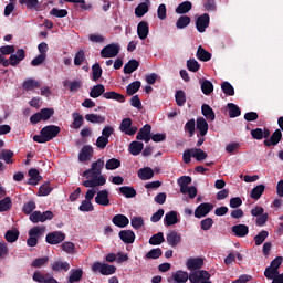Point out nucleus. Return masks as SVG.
<instances>
[{"label":"nucleus","mask_w":283,"mask_h":283,"mask_svg":"<svg viewBox=\"0 0 283 283\" xmlns=\"http://www.w3.org/2000/svg\"><path fill=\"white\" fill-rule=\"evenodd\" d=\"M112 222L113 224H115V227H119V229H125V227L129 224V218H127L125 214H116L113 217Z\"/></svg>","instance_id":"30"},{"label":"nucleus","mask_w":283,"mask_h":283,"mask_svg":"<svg viewBox=\"0 0 283 283\" xmlns=\"http://www.w3.org/2000/svg\"><path fill=\"white\" fill-rule=\"evenodd\" d=\"M136 139L144 140V143H149V140H151V125H144L137 133Z\"/></svg>","instance_id":"14"},{"label":"nucleus","mask_w":283,"mask_h":283,"mask_svg":"<svg viewBox=\"0 0 283 283\" xmlns=\"http://www.w3.org/2000/svg\"><path fill=\"white\" fill-rule=\"evenodd\" d=\"M130 224L133 229H142V227L145 224V220H143V217H133L130 219Z\"/></svg>","instance_id":"64"},{"label":"nucleus","mask_w":283,"mask_h":283,"mask_svg":"<svg viewBox=\"0 0 283 283\" xmlns=\"http://www.w3.org/2000/svg\"><path fill=\"white\" fill-rule=\"evenodd\" d=\"M45 226H34L28 232L29 238L27 240L28 247H36L39 244V238L45 234Z\"/></svg>","instance_id":"4"},{"label":"nucleus","mask_w":283,"mask_h":283,"mask_svg":"<svg viewBox=\"0 0 283 283\" xmlns=\"http://www.w3.org/2000/svg\"><path fill=\"white\" fill-rule=\"evenodd\" d=\"M119 238L124 244H134L136 240V234L132 230H122L119 232Z\"/></svg>","instance_id":"21"},{"label":"nucleus","mask_w":283,"mask_h":283,"mask_svg":"<svg viewBox=\"0 0 283 283\" xmlns=\"http://www.w3.org/2000/svg\"><path fill=\"white\" fill-rule=\"evenodd\" d=\"M138 90H140V81H135V82L128 84V86L126 87V92H127L128 96H134V94H136V92H138Z\"/></svg>","instance_id":"54"},{"label":"nucleus","mask_w":283,"mask_h":283,"mask_svg":"<svg viewBox=\"0 0 283 283\" xmlns=\"http://www.w3.org/2000/svg\"><path fill=\"white\" fill-rule=\"evenodd\" d=\"M201 92L205 96H209L213 92V83L209 80H205L201 82Z\"/></svg>","instance_id":"47"},{"label":"nucleus","mask_w":283,"mask_h":283,"mask_svg":"<svg viewBox=\"0 0 283 283\" xmlns=\"http://www.w3.org/2000/svg\"><path fill=\"white\" fill-rule=\"evenodd\" d=\"M72 118H73V128L81 129V127H83V115L75 112L72 114Z\"/></svg>","instance_id":"52"},{"label":"nucleus","mask_w":283,"mask_h":283,"mask_svg":"<svg viewBox=\"0 0 283 283\" xmlns=\"http://www.w3.org/2000/svg\"><path fill=\"white\" fill-rule=\"evenodd\" d=\"M9 209H12V200L10 197H6L4 199L0 200V211H9Z\"/></svg>","instance_id":"63"},{"label":"nucleus","mask_w":283,"mask_h":283,"mask_svg":"<svg viewBox=\"0 0 283 283\" xmlns=\"http://www.w3.org/2000/svg\"><path fill=\"white\" fill-rule=\"evenodd\" d=\"M163 242H165V234L163 232H158L149 239V244H151V247H158L163 244Z\"/></svg>","instance_id":"43"},{"label":"nucleus","mask_w":283,"mask_h":283,"mask_svg":"<svg viewBox=\"0 0 283 283\" xmlns=\"http://www.w3.org/2000/svg\"><path fill=\"white\" fill-rule=\"evenodd\" d=\"M78 210L83 211V212L93 211L94 210V205H92V201H90L87 199H84L82 201V203L80 205Z\"/></svg>","instance_id":"61"},{"label":"nucleus","mask_w":283,"mask_h":283,"mask_svg":"<svg viewBox=\"0 0 283 283\" xmlns=\"http://www.w3.org/2000/svg\"><path fill=\"white\" fill-rule=\"evenodd\" d=\"M118 167H120V160L116 158L108 159L105 164V168L108 171H114V169H118Z\"/></svg>","instance_id":"56"},{"label":"nucleus","mask_w":283,"mask_h":283,"mask_svg":"<svg viewBox=\"0 0 283 283\" xmlns=\"http://www.w3.org/2000/svg\"><path fill=\"white\" fill-rule=\"evenodd\" d=\"M140 180H151L154 178V170L151 168H142L138 170Z\"/></svg>","instance_id":"42"},{"label":"nucleus","mask_w":283,"mask_h":283,"mask_svg":"<svg viewBox=\"0 0 283 283\" xmlns=\"http://www.w3.org/2000/svg\"><path fill=\"white\" fill-rule=\"evenodd\" d=\"M189 23H191V18H189V15H181L176 22V28H178V30H185Z\"/></svg>","instance_id":"45"},{"label":"nucleus","mask_w":283,"mask_h":283,"mask_svg":"<svg viewBox=\"0 0 283 283\" xmlns=\"http://www.w3.org/2000/svg\"><path fill=\"white\" fill-rule=\"evenodd\" d=\"M185 132H188L190 138H193L196 134V119L191 118L184 126Z\"/></svg>","instance_id":"48"},{"label":"nucleus","mask_w":283,"mask_h":283,"mask_svg":"<svg viewBox=\"0 0 283 283\" xmlns=\"http://www.w3.org/2000/svg\"><path fill=\"white\" fill-rule=\"evenodd\" d=\"M140 63H138L137 60H130L128 63L124 65V73L125 74H133V72H136L138 70V66Z\"/></svg>","instance_id":"38"},{"label":"nucleus","mask_w":283,"mask_h":283,"mask_svg":"<svg viewBox=\"0 0 283 283\" xmlns=\"http://www.w3.org/2000/svg\"><path fill=\"white\" fill-rule=\"evenodd\" d=\"M269 238V231L263 230L261 232H259L255 237H254V242L256 247H260V244H262L264 242V240H266Z\"/></svg>","instance_id":"58"},{"label":"nucleus","mask_w":283,"mask_h":283,"mask_svg":"<svg viewBox=\"0 0 283 283\" xmlns=\"http://www.w3.org/2000/svg\"><path fill=\"white\" fill-rule=\"evenodd\" d=\"M196 126L199 132V136L205 137L207 132H209V123H207L205 117H198L196 120Z\"/></svg>","instance_id":"26"},{"label":"nucleus","mask_w":283,"mask_h":283,"mask_svg":"<svg viewBox=\"0 0 283 283\" xmlns=\"http://www.w3.org/2000/svg\"><path fill=\"white\" fill-rule=\"evenodd\" d=\"M50 14H51V17H56V19H63V18L67 17V10L53 8L50 11Z\"/></svg>","instance_id":"62"},{"label":"nucleus","mask_w":283,"mask_h":283,"mask_svg":"<svg viewBox=\"0 0 283 283\" xmlns=\"http://www.w3.org/2000/svg\"><path fill=\"white\" fill-rule=\"evenodd\" d=\"M95 202L101 207H109V191L107 189L99 190L95 196Z\"/></svg>","instance_id":"13"},{"label":"nucleus","mask_w":283,"mask_h":283,"mask_svg":"<svg viewBox=\"0 0 283 283\" xmlns=\"http://www.w3.org/2000/svg\"><path fill=\"white\" fill-rule=\"evenodd\" d=\"M54 218V213L50 210L41 212L39 210L33 211L29 220L33 222V224H39V222H48V220H52Z\"/></svg>","instance_id":"6"},{"label":"nucleus","mask_w":283,"mask_h":283,"mask_svg":"<svg viewBox=\"0 0 283 283\" xmlns=\"http://www.w3.org/2000/svg\"><path fill=\"white\" fill-rule=\"evenodd\" d=\"M114 135V128L109 125L105 126L102 129V135L99 137H97L96 139V147L97 149H105V147H107V145H109V137Z\"/></svg>","instance_id":"5"},{"label":"nucleus","mask_w":283,"mask_h":283,"mask_svg":"<svg viewBox=\"0 0 283 283\" xmlns=\"http://www.w3.org/2000/svg\"><path fill=\"white\" fill-rule=\"evenodd\" d=\"M251 136L254 140H262L263 138H269V136H271V130L268 128H254L251 130Z\"/></svg>","instance_id":"24"},{"label":"nucleus","mask_w":283,"mask_h":283,"mask_svg":"<svg viewBox=\"0 0 283 283\" xmlns=\"http://www.w3.org/2000/svg\"><path fill=\"white\" fill-rule=\"evenodd\" d=\"M19 230H9L6 232L4 238L7 242H17L19 240Z\"/></svg>","instance_id":"53"},{"label":"nucleus","mask_w":283,"mask_h":283,"mask_svg":"<svg viewBox=\"0 0 283 283\" xmlns=\"http://www.w3.org/2000/svg\"><path fill=\"white\" fill-rule=\"evenodd\" d=\"M82 279H83V270L72 269L70 271L69 283L81 282Z\"/></svg>","instance_id":"32"},{"label":"nucleus","mask_w":283,"mask_h":283,"mask_svg":"<svg viewBox=\"0 0 283 283\" xmlns=\"http://www.w3.org/2000/svg\"><path fill=\"white\" fill-rule=\"evenodd\" d=\"M119 130L126 136H134L138 132V127L132 125V118H124L120 123Z\"/></svg>","instance_id":"11"},{"label":"nucleus","mask_w":283,"mask_h":283,"mask_svg":"<svg viewBox=\"0 0 283 283\" xmlns=\"http://www.w3.org/2000/svg\"><path fill=\"white\" fill-rule=\"evenodd\" d=\"M207 153H205L200 148H192V158H195L198 163H202V160L207 159Z\"/></svg>","instance_id":"51"},{"label":"nucleus","mask_w":283,"mask_h":283,"mask_svg":"<svg viewBox=\"0 0 283 283\" xmlns=\"http://www.w3.org/2000/svg\"><path fill=\"white\" fill-rule=\"evenodd\" d=\"M175 99L178 107H182L185 103H187V95L184 93V91H177L175 94Z\"/></svg>","instance_id":"55"},{"label":"nucleus","mask_w":283,"mask_h":283,"mask_svg":"<svg viewBox=\"0 0 283 283\" xmlns=\"http://www.w3.org/2000/svg\"><path fill=\"white\" fill-rule=\"evenodd\" d=\"M211 279V274L205 270L192 271L189 274V281L191 283H202Z\"/></svg>","instance_id":"9"},{"label":"nucleus","mask_w":283,"mask_h":283,"mask_svg":"<svg viewBox=\"0 0 283 283\" xmlns=\"http://www.w3.org/2000/svg\"><path fill=\"white\" fill-rule=\"evenodd\" d=\"M197 59L207 63V61H211V53H209L205 48L199 46L197 50Z\"/></svg>","instance_id":"40"},{"label":"nucleus","mask_w":283,"mask_h":283,"mask_svg":"<svg viewBox=\"0 0 283 283\" xmlns=\"http://www.w3.org/2000/svg\"><path fill=\"white\" fill-rule=\"evenodd\" d=\"M118 54H120V45L118 43L108 44L101 50L102 59H115Z\"/></svg>","instance_id":"8"},{"label":"nucleus","mask_w":283,"mask_h":283,"mask_svg":"<svg viewBox=\"0 0 283 283\" xmlns=\"http://www.w3.org/2000/svg\"><path fill=\"white\" fill-rule=\"evenodd\" d=\"M34 209H36V203L34 201H28L23 205L22 211L25 216H32Z\"/></svg>","instance_id":"59"},{"label":"nucleus","mask_w":283,"mask_h":283,"mask_svg":"<svg viewBox=\"0 0 283 283\" xmlns=\"http://www.w3.org/2000/svg\"><path fill=\"white\" fill-rule=\"evenodd\" d=\"M94 154V148L92 146H83L78 154V160L80 163H85L92 158V155Z\"/></svg>","instance_id":"28"},{"label":"nucleus","mask_w":283,"mask_h":283,"mask_svg":"<svg viewBox=\"0 0 283 283\" xmlns=\"http://www.w3.org/2000/svg\"><path fill=\"white\" fill-rule=\"evenodd\" d=\"M137 35L142 41H145L149 36V23L142 21L137 25Z\"/></svg>","instance_id":"23"},{"label":"nucleus","mask_w":283,"mask_h":283,"mask_svg":"<svg viewBox=\"0 0 283 283\" xmlns=\"http://www.w3.org/2000/svg\"><path fill=\"white\" fill-rule=\"evenodd\" d=\"M193 8L191 1H184L176 8L177 14H187Z\"/></svg>","instance_id":"39"},{"label":"nucleus","mask_w":283,"mask_h":283,"mask_svg":"<svg viewBox=\"0 0 283 283\" xmlns=\"http://www.w3.org/2000/svg\"><path fill=\"white\" fill-rule=\"evenodd\" d=\"M228 109H229V117L230 118H238L240 114H242V111H240V107L233 103H228Z\"/></svg>","instance_id":"50"},{"label":"nucleus","mask_w":283,"mask_h":283,"mask_svg":"<svg viewBox=\"0 0 283 283\" xmlns=\"http://www.w3.org/2000/svg\"><path fill=\"white\" fill-rule=\"evenodd\" d=\"M205 264V260L202 258H190L187 260V269L191 272L193 271H200Z\"/></svg>","instance_id":"17"},{"label":"nucleus","mask_w":283,"mask_h":283,"mask_svg":"<svg viewBox=\"0 0 283 283\" xmlns=\"http://www.w3.org/2000/svg\"><path fill=\"white\" fill-rule=\"evenodd\" d=\"M93 273H101V275H114L116 266L107 263L94 262L92 266Z\"/></svg>","instance_id":"7"},{"label":"nucleus","mask_w":283,"mask_h":283,"mask_svg":"<svg viewBox=\"0 0 283 283\" xmlns=\"http://www.w3.org/2000/svg\"><path fill=\"white\" fill-rule=\"evenodd\" d=\"M201 114L209 123H213V120H216V112H213V108L208 104H203L201 106Z\"/></svg>","instance_id":"27"},{"label":"nucleus","mask_w":283,"mask_h":283,"mask_svg":"<svg viewBox=\"0 0 283 283\" xmlns=\"http://www.w3.org/2000/svg\"><path fill=\"white\" fill-rule=\"evenodd\" d=\"M282 140V130L276 129L269 139H265L263 143L265 147H275Z\"/></svg>","instance_id":"20"},{"label":"nucleus","mask_w":283,"mask_h":283,"mask_svg":"<svg viewBox=\"0 0 283 283\" xmlns=\"http://www.w3.org/2000/svg\"><path fill=\"white\" fill-rule=\"evenodd\" d=\"M232 233L237 235V238H244L249 235V226L247 224H235L232 227Z\"/></svg>","instance_id":"31"},{"label":"nucleus","mask_w":283,"mask_h":283,"mask_svg":"<svg viewBox=\"0 0 283 283\" xmlns=\"http://www.w3.org/2000/svg\"><path fill=\"white\" fill-rule=\"evenodd\" d=\"M160 255H163V249L160 248H155L151 249L147 254L146 258L148 260H158V258H160Z\"/></svg>","instance_id":"60"},{"label":"nucleus","mask_w":283,"mask_h":283,"mask_svg":"<svg viewBox=\"0 0 283 283\" xmlns=\"http://www.w3.org/2000/svg\"><path fill=\"white\" fill-rule=\"evenodd\" d=\"M85 120H87V123H93L95 125H103V123H105V116L97 114H86Z\"/></svg>","instance_id":"35"},{"label":"nucleus","mask_w":283,"mask_h":283,"mask_svg":"<svg viewBox=\"0 0 283 283\" xmlns=\"http://www.w3.org/2000/svg\"><path fill=\"white\" fill-rule=\"evenodd\" d=\"M189 280V273L185 271H177L172 277L168 279L170 283H186Z\"/></svg>","instance_id":"22"},{"label":"nucleus","mask_w":283,"mask_h":283,"mask_svg":"<svg viewBox=\"0 0 283 283\" xmlns=\"http://www.w3.org/2000/svg\"><path fill=\"white\" fill-rule=\"evenodd\" d=\"M25 59V50L19 49L15 54H11L9 57V65H12V67H15V65H19L21 61Z\"/></svg>","instance_id":"19"},{"label":"nucleus","mask_w":283,"mask_h":283,"mask_svg":"<svg viewBox=\"0 0 283 283\" xmlns=\"http://www.w3.org/2000/svg\"><path fill=\"white\" fill-rule=\"evenodd\" d=\"M119 192L122 196H125V198H136V189L129 186H123L119 188Z\"/></svg>","instance_id":"44"},{"label":"nucleus","mask_w":283,"mask_h":283,"mask_svg":"<svg viewBox=\"0 0 283 283\" xmlns=\"http://www.w3.org/2000/svg\"><path fill=\"white\" fill-rule=\"evenodd\" d=\"M22 87L27 92H32V90H36V87H41V82H39L34 78H29L23 82Z\"/></svg>","instance_id":"34"},{"label":"nucleus","mask_w":283,"mask_h":283,"mask_svg":"<svg viewBox=\"0 0 283 283\" xmlns=\"http://www.w3.org/2000/svg\"><path fill=\"white\" fill-rule=\"evenodd\" d=\"M211 211H213V205L209 202H203L196 208L195 218H207V216H209Z\"/></svg>","instance_id":"10"},{"label":"nucleus","mask_w":283,"mask_h":283,"mask_svg":"<svg viewBox=\"0 0 283 283\" xmlns=\"http://www.w3.org/2000/svg\"><path fill=\"white\" fill-rule=\"evenodd\" d=\"M51 269L55 273H59V271L67 272L70 270V264L63 261H55L53 264H51Z\"/></svg>","instance_id":"37"},{"label":"nucleus","mask_w":283,"mask_h":283,"mask_svg":"<svg viewBox=\"0 0 283 283\" xmlns=\"http://www.w3.org/2000/svg\"><path fill=\"white\" fill-rule=\"evenodd\" d=\"M64 87H69L70 92L76 93L81 87H83V83L80 80H74V81H65L63 83Z\"/></svg>","instance_id":"33"},{"label":"nucleus","mask_w":283,"mask_h":283,"mask_svg":"<svg viewBox=\"0 0 283 283\" xmlns=\"http://www.w3.org/2000/svg\"><path fill=\"white\" fill-rule=\"evenodd\" d=\"M264 189H266L264 185H258L250 191V198H252V200H260L262 193H264Z\"/></svg>","instance_id":"36"},{"label":"nucleus","mask_w":283,"mask_h":283,"mask_svg":"<svg viewBox=\"0 0 283 283\" xmlns=\"http://www.w3.org/2000/svg\"><path fill=\"white\" fill-rule=\"evenodd\" d=\"M62 250L69 255H74V253H76V245L70 241H64L62 243Z\"/></svg>","instance_id":"49"},{"label":"nucleus","mask_w":283,"mask_h":283,"mask_svg":"<svg viewBox=\"0 0 283 283\" xmlns=\"http://www.w3.org/2000/svg\"><path fill=\"white\" fill-rule=\"evenodd\" d=\"M209 21H210L209 14L203 13L199 15L196 21V28L198 32L200 33L206 32V30L209 28Z\"/></svg>","instance_id":"16"},{"label":"nucleus","mask_w":283,"mask_h":283,"mask_svg":"<svg viewBox=\"0 0 283 283\" xmlns=\"http://www.w3.org/2000/svg\"><path fill=\"white\" fill-rule=\"evenodd\" d=\"M180 219H178V213L174 210L167 212L164 218L165 227H174V224H178Z\"/></svg>","instance_id":"18"},{"label":"nucleus","mask_w":283,"mask_h":283,"mask_svg":"<svg viewBox=\"0 0 283 283\" xmlns=\"http://www.w3.org/2000/svg\"><path fill=\"white\" fill-rule=\"evenodd\" d=\"M91 98H98L103 96L106 101H117V103H125V95L116 93L114 91L105 93V86L103 84H97L92 87L90 92Z\"/></svg>","instance_id":"2"},{"label":"nucleus","mask_w":283,"mask_h":283,"mask_svg":"<svg viewBox=\"0 0 283 283\" xmlns=\"http://www.w3.org/2000/svg\"><path fill=\"white\" fill-rule=\"evenodd\" d=\"M103 167H105V160L97 159L91 165L90 169L83 172L84 178H86V180L83 181V186L91 188L86 191L85 200L92 202V200H94V197L96 196V190L94 189V187H103V185L107 182L105 176L101 175L103 171Z\"/></svg>","instance_id":"1"},{"label":"nucleus","mask_w":283,"mask_h":283,"mask_svg":"<svg viewBox=\"0 0 283 283\" xmlns=\"http://www.w3.org/2000/svg\"><path fill=\"white\" fill-rule=\"evenodd\" d=\"M221 90L223 94H227V96H234L235 94V90L233 88V85H231V83L229 82H223L221 84Z\"/></svg>","instance_id":"57"},{"label":"nucleus","mask_w":283,"mask_h":283,"mask_svg":"<svg viewBox=\"0 0 283 283\" xmlns=\"http://www.w3.org/2000/svg\"><path fill=\"white\" fill-rule=\"evenodd\" d=\"M19 3L21 6H27L29 10H39V8H41L39 0H19Z\"/></svg>","instance_id":"46"},{"label":"nucleus","mask_w":283,"mask_h":283,"mask_svg":"<svg viewBox=\"0 0 283 283\" xmlns=\"http://www.w3.org/2000/svg\"><path fill=\"white\" fill-rule=\"evenodd\" d=\"M59 134H61V127L56 125L44 126L41 129L40 135L33 136V140L34 143H40V144L50 143V140H52L53 138H56Z\"/></svg>","instance_id":"3"},{"label":"nucleus","mask_w":283,"mask_h":283,"mask_svg":"<svg viewBox=\"0 0 283 283\" xmlns=\"http://www.w3.org/2000/svg\"><path fill=\"white\" fill-rule=\"evenodd\" d=\"M144 147L145 144H143V142H132L128 146V151L132 156H140Z\"/></svg>","instance_id":"29"},{"label":"nucleus","mask_w":283,"mask_h":283,"mask_svg":"<svg viewBox=\"0 0 283 283\" xmlns=\"http://www.w3.org/2000/svg\"><path fill=\"white\" fill-rule=\"evenodd\" d=\"M166 241L169 247L176 248L182 242V235L174 230L169 231L166 235Z\"/></svg>","instance_id":"15"},{"label":"nucleus","mask_w":283,"mask_h":283,"mask_svg":"<svg viewBox=\"0 0 283 283\" xmlns=\"http://www.w3.org/2000/svg\"><path fill=\"white\" fill-rule=\"evenodd\" d=\"M149 6H151L150 0H145L144 2H140L136 8H135V15L137 17H145L147 12H149Z\"/></svg>","instance_id":"25"},{"label":"nucleus","mask_w":283,"mask_h":283,"mask_svg":"<svg viewBox=\"0 0 283 283\" xmlns=\"http://www.w3.org/2000/svg\"><path fill=\"white\" fill-rule=\"evenodd\" d=\"M45 241L48 244H61V242L65 241V233L62 231H53L46 234Z\"/></svg>","instance_id":"12"},{"label":"nucleus","mask_w":283,"mask_h":283,"mask_svg":"<svg viewBox=\"0 0 283 283\" xmlns=\"http://www.w3.org/2000/svg\"><path fill=\"white\" fill-rule=\"evenodd\" d=\"M29 185H39V181L41 180V175H39V171L35 168H31L29 170Z\"/></svg>","instance_id":"41"}]
</instances>
